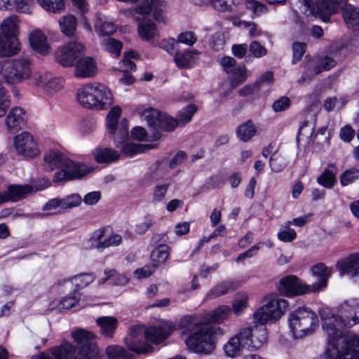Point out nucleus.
<instances>
[{"mask_svg":"<svg viewBox=\"0 0 359 359\" xmlns=\"http://www.w3.org/2000/svg\"><path fill=\"white\" fill-rule=\"evenodd\" d=\"M154 147L155 144H152L127 143L123 147L121 152L128 157H133L135 155L144 153Z\"/></svg>","mask_w":359,"mask_h":359,"instance_id":"41","label":"nucleus"},{"mask_svg":"<svg viewBox=\"0 0 359 359\" xmlns=\"http://www.w3.org/2000/svg\"><path fill=\"white\" fill-rule=\"evenodd\" d=\"M229 74L231 75V81L233 88L242 84L247 79L246 69L245 67H236V68H233Z\"/></svg>","mask_w":359,"mask_h":359,"instance_id":"50","label":"nucleus"},{"mask_svg":"<svg viewBox=\"0 0 359 359\" xmlns=\"http://www.w3.org/2000/svg\"><path fill=\"white\" fill-rule=\"evenodd\" d=\"M95 277L93 273H82L72 277L69 280L77 290L82 289L88 286L94 281Z\"/></svg>","mask_w":359,"mask_h":359,"instance_id":"49","label":"nucleus"},{"mask_svg":"<svg viewBox=\"0 0 359 359\" xmlns=\"http://www.w3.org/2000/svg\"><path fill=\"white\" fill-rule=\"evenodd\" d=\"M287 324L292 337L302 339L316 332L319 326V320L313 310L301 306L288 315Z\"/></svg>","mask_w":359,"mask_h":359,"instance_id":"7","label":"nucleus"},{"mask_svg":"<svg viewBox=\"0 0 359 359\" xmlns=\"http://www.w3.org/2000/svg\"><path fill=\"white\" fill-rule=\"evenodd\" d=\"M96 323L100 328V332L106 337H112L118 326V320L112 316H102L96 320Z\"/></svg>","mask_w":359,"mask_h":359,"instance_id":"34","label":"nucleus"},{"mask_svg":"<svg viewBox=\"0 0 359 359\" xmlns=\"http://www.w3.org/2000/svg\"><path fill=\"white\" fill-rule=\"evenodd\" d=\"M104 48L114 57H118L123 48L122 43L114 39H107L102 42Z\"/></svg>","mask_w":359,"mask_h":359,"instance_id":"56","label":"nucleus"},{"mask_svg":"<svg viewBox=\"0 0 359 359\" xmlns=\"http://www.w3.org/2000/svg\"><path fill=\"white\" fill-rule=\"evenodd\" d=\"M137 25V34L139 37L144 41L149 42L152 46H156L160 38L159 31L156 23L150 19L140 20Z\"/></svg>","mask_w":359,"mask_h":359,"instance_id":"25","label":"nucleus"},{"mask_svg":"<svg viewBox=\"0 0 359 359\" xmlns=\"http://www.w3.org/2000/svg\"><path fill=\"white\" fill-rule=\"evenodd\" d=\"M157 46H159V47L174 57L177 52L175 50L177 46V41L173 38H168L162 40L160 43H158Z\"/></svg>","mask_w":359,"mask_h":359,"instance_id":"62","label":"nucleus"},{"mask_svg":"<svg viewBox=\"0 0 359 359\" xmlns=\"http://www.w3.org/2000/svg\"><path fill=\"white\" fill-rule=\"evenodd\" d=\"M267 340L266 328L262 326H243L223 346L225 355L229 358L239 356L243 348L257 350Z\"/></svg>","mask_w":359,"mask_h":359,"instance_id":"5","label":"nucleus"},{"mask_svg":"<svg viewBox=\"0 0 359 359\" xmlns=\"http://www.w3.org/2000/svg\"><path fill=\"white\" fill-rule=\"evenodd\" d=\"M178 328L181 329L179 323L176 325L170 320L148 327L142 325H133L125 338V344L128 350L137 354L149 353L154 348L148 342L154 345L161 344Z\"/></svg>","mask_w":359,"mask_h":359,"instance_id":"2","label":"nucleus"},{"mask_svg":"<svg viewBox=\"0 0 359 359\" xmlns=\"http://www.w3.org/2000/svg\"><path fill=\"white\" fill-rule=\"evenodd\" d=\"M123 243L122 236L113 232L108 226H103L93 231L86 241V249L102 250L111 247H118Z\"/></svg>","mask_w":359,"mask_h":359,"instance_id":"14","label":"nucleus"},{"mask_svg":"<svg viewBox=\"0 0 359 359\" xmlns=\"http://www.w3.org/2000/svg\"><path fill=\"white\" fill-rule=\"evenodd\" d=\"M238 137L243 142L250 140L256 133V128L250 121L241 124L236 131Z\"/></svg>","mask_w":359,"mask_h":359,"instance_id":"45","label":"nucleus"},{"mask_svg":"<svg viewBox=\"0 0 359 359\" xmlns=\"http://www.w3.org/2000/svg\"><path fill=\"white\" fill-rule=\"evenodd\" d=\"M329 351L335 359H359V337L340 332L334 337L326 334Z\"/></svg>","mask_w":359,"mask_h":359,"instance_id":"11","label":"nucleus"},{"mask_svg":"<svg viewBox=\"0 0 359 359\" xmlns=\"http://www.w3.org/2000/svg\"><path fill=\"white\" fill-rule=\"evenodd\" d=\"M231 313L237 316L245 313L248 307V295L246 293L238 294L231 304Z\"/></svg>","mask_w":359,"mask_h":359,"instance_id":"43","label":"nucleus"},{"mask_svg":"<svg viewBox=\"0 0 359 359\" xmlns=\"http://www.w3.org/2000/svg\"><path fill=\"white\" fill-rule=\"evenodd\" d=\"M127 355V351L122 346L111 345L105 349V356H101L98 352L99 359H122Z\"/></svg>","mask_w":359,"mask_h":359,"instance_id":"44","label":"nucleus"},{"mask_svg":"<svg viewBox=\"0 0 359 359\" xmlns=\"http://www.w3.org/2000/svg\"><path fill=\"white\" fill-rule=\"evenodd\" d=\"M95 32L100 36L111 35L116 31V26L111 21L97 18L95 22Z\"/></svg>","mask_w":359,"mask_h":359,"instance_id":"42","label":"nucleus"},{"mask_svg":"<svg viewBox=\"0 0 359 359\" xmlns=\"http://www.w3.org/2000/svg\"><path fill=\"white\" fill-rule=\"evenodd\" d=\"M66 157L55 149H50L46 151L43 155V168L46 171L51 172L56 168L62 169L64 160Z\"/></svg>","mask_w":359,"mask_h":359,"instance_id":"32","label":"nucleus"},{"mask_svg":"<svg viewBox=\"0 0 359 359\" xmlns=\"http://www.w3.org/2000/svg\"><path fill=\"white\" fill-rule=\"evenodd\" d=\"M278 292L287 297L309 294L312 292L310 285H307L294 275L282 278L277 285Z\"/></svg>","mask_w":359,"mask_h":359,"instance_id":"20","label":"nucleus"},{"mask_svg":"<svg viewBox=\"0 0 359 359\" xmlns=\"http://www.w3.org/2000/svg\"><path fill=\"white\" fill-rule=\"evenodd\" d=\"M60 201L62 203V208L65 210L79 205L82 201V198L79 194H74L68 195L63 198H60Z\"/></svg>","mask_w":359,"mask_h":359,"instance_id":"58","label":"nucleus"},{"mask_svg":"<svg viewBox=\"0 0 359 359\" xmlns=\"http://www.w3.org/2000/svg\"><path fill=\"white\" fill-rule=\"evenodd\" d=\"M29 43L31 48L41 55H48L52 51L46 35L41 29H36L30 32Z\"/></svg>","mask_w":359,"mask_h":359,"instance_id":"26","label":"nucleus"},{"mask_svg":"<svg viewBox=\"0 0 359 359\" xmlns=\"http://www.w3.org/2000/svg\"><path fill=\"white\" fill-rule=\"evenodd\" d=\"M197 111V107L194 104H189L179 111L177 119H174L177 122V126L185 124L189 122L194 114Z\"/></svg>","mask_w":359,"mask_h":359,"instance_id":"51","label":"nucleus"},{"mask_svg":"<svg viewBox=\"0 0 359 359\" xmlns=\"http://www.w3.org/2000/svg\"><path fill=\"white\" fill-rule=\"evenodd\" d=\"M358 170L356 168L346 170L340 175V184L342 187L348 186L354 182L358 178Z\"/></svg>","mask_w":359,"mask_h":359,"instance_id":"57","label":"nucleus"},{"mask_svg":"<svg viewBox=\"0 0 359 359\" xmlns=\"http://www.w3.org/2000/svg\"><path fill=\"white\" fill-rule=\"evenodd\" d=\"M10 106L9 95L0 83V117L4 116Z\"/></svg>","mask_w":359,"mask_h":359,"instance_id":"59","label":"nucleus"},{"mask_svg":"<svg viewBox=\"0 0 359 359\" xmlns=\"http://www.w3.org/2000/svg\"><path fill=\"white\" fill-rule=\"evenodd\" d=\"M307 15L318 16L323 22L330 21V17L343 10V18L348 27L359 29V8L347 4L346 0H301Z\"/></svg>","mask_w":359,"mask_h":359,"instance_id":"4","label":"nucleus"},{"mask_svg":"<svg viewBox=\"0 0 359 359\" xmlns=\"http://www.w3.org/2000/svg\"><path fill=\"white\" fill-rule=\"evenodd\" d=\"M341 276L348 275L350 280L359 285V252L353 253L337 264Z\"/></svg>","mask_w":359,"mask_h":359,"instance_id":"24","label":"nucleus"},{"mask_svg":"<svg viewBox=\"0 0 359 359\" xmlns=\"http://www.w3.org/2000/svg\"><path fill=\"white\" fill-rule=\"evenodd\" d=\"M139 55L135 51H129L125 53L123 60L118 63L117 69L121 72H128L135 69V63L132 59H137Z\"/></svg>","mask_w":359,"mask_h":359,"instance_id":"48","label":"nucleus"},{"mask_svg":"<svg viewBox=\"0 0 359 359\" xmlns=\"http://www.w3.org/2000/svg\"><path fill=\"white\" fill-rule=\"evenodd\" d=\"M199 53L194 50H185L182 52H176L174 56V62L180 69H191L198 60Z\"/></svg>","mask_w":359,"mask_h":359,"instance_id":"31","label":"nucleus"},{"mask_svg":"<svg viewBox=\"0 0 359 359\" xmlns=\"http://www.w3.org/2000/svg\"><path fill=\"white\" fill-rule=\"evenodd\" d=\"M154 219L151 216H146L142 221L136 224L135 231L136 233L142 235L153 225Z\"/></svg>","mask_w":359,"mask_h":359,"instance_id":"61","label":"nucleus"},{"mask_svg":"<svg viewBox=\"0 0 359 359\" xmlns=\"http://www.w3.org/2000/svg\"><path fill=\"white\" fill-rule=\"evenodd\" d=\"M75 352V346L68 341H64L60 346L50 349V353L54 359H73ZM76 359H79V356Z\"/></svg>","mask_w":359,"mask_h":359,"instance_id":"35","label":"nucleus"},{"mask_svg":"<svg viewBox=\"0 0 359 359\" xmlns=\"http://www.w3.org/2000/svg\"><path fill=\"white\" fill-rule=\"evenodd\" d=\"M29 187L32 188L30 193H34L36 191H42L47 187H50L51 182L50 180L46 178L38 179L33 181L31 184H28Z\"/></svg>","mask_w":359,"mask_h":359,"instance_id":"63","label":"nucleus"},{"mask_svg":"<svg viewBox=\"0 0 359 359\" xmlns=\"http://www.w3.org/2000/svg\"><path fill=\"white\" fill-rule=\"evenodd\" d=\"M169 186L170 184L168 183H161L154 187L152 194V202L154 203H158L165 201Z\"/></svg>","mask_w":359,"mask_h":359,"instance_id":"53","label":"nucleus"},{"mask_svg":"<svg viewBox=\"0 0 359 359\" xmlns=\"http://www.w3.org/2000/svg\"><path fill=\"white\" fill-rule=\"evenodd\" d=\"M92 154L98 163H111L120 157L117 151L108 147H97L93 150Z\"/></svg>","mask_w":359,"mask_h":359,"instance_id":"33","label":"nucleus"},{"mask_svg":"<svg viewBox=\"0 0 359 359\" xmlns=\"http://www.w3.org/2000/svg\"><path fill=\"white\" fill-rule=\"evenodd\" d=\"M318 183L327 189H331L336 182L335 174L330 170L326 169L317 179Z\"/></svg>","mask_w":359,"mask_h":359,"instance_id":"54","label":"nucleus"},{"mask_svg":"<svg viewBox=\"0 0 359 359\" xmlns=\"http://www.w3.org/2000/svg\"><path fill=\"white\" fill-rule=\"evenodd\" d=\"M58 25L61 32L67 36H73L77 27V20L75 16L67 14L60 17Z\"/></svg>","mask_w":359,"mask_h":359,"instance_id":"36","label":"nucleus"},{"mask_svg":"<svg viewBox=\"0 0 359 359\" xmlns=\"http://www.w3.org/2000/svg\"><path fill=\"white\" fill-rule=\"evenodd\" d=\"M20 20L18 16L11 15L1 22L0 29V57H11L20 50Z\"/></svg>","mask_w":359,"mask_h":359,"instance_id":"8","label":"nucleus"},{"mask_svg":"<svg viewBox=\"0 0 359 359\" xmlns=\"http://www.w3.org/2000/svg\"><path fill=\"white\" fill-rule=\"evenodd\" d=\"M71 335L81 347L77 355L79 359H99L98 347L93 341L97 337L95 333L80 328L74 330Z\"/></svg>","mask_w":359,"mask_h":359,"instance_id":"15","label":"nucleus"},{"mask_svg":"<svg viewBox=\"0 0 359 359\" xmlns=\"http://www.w3.org/2000/svg\"><path fill=\"white\" fill-rule=\"evenodd\" d=\"M86 53L85 46L78 41L65 43L55 52V61L65 67H74Z\"/></svg>","mask_w":359,"mask_h":359,"instance_id":"16","label":"nucleus"},{"mask_svg":"<svg viewBox=\"0 0 359 359\" xmlns=\"http://www.w3.org/2000/svg\"><path fill=\"white\" fill-rule=\"evenodd\" d=\"M65 81L61 76H53L48 72H38L32 77L29 85L40 88L47 96H53L65 87Z\"/></svg>","mask_w":359,"mask_h":359,"instance_id":"17","label":"nucleus"},{"mask_svg":"<svg viewBox=\"0 0 359 359\" xmlns=\"http://www.w3.org/2000/svg\"><path fill=\"white\" fill-rule=\"evenodd\" d=\"M35 0H11V8L4 9L5 11H11L15 9L16 11L30 14L34 6Z\"/></svg>","mask_w":359,"mask_h":359,"instance_id":"46","label":"nucleus"},{"mask_svg":"<svg viewBox=\"0 0 359 359\" xmlns=\"http://www.w3.org/2000/svg\"><path fill=\"white\" fill-rule=\"evenodd\" d=\"M238 285L231 280L222 282L212 287L206 294V299H212L235 290Z\"/></svg>","mask_w":359,"mask_h":359,"instance_id":"37","label":"nucleus"},{"mask_svg":"<svg viewBox=\"0 0 359 359\" xmlns=\"http://www.w3.org/2000/svg\"><path fill=\"white\" fill-rule=\"evenodd\" d=\"M92 168L83 164L75 163L66 158L64 160L62 169L55 173L53 181L62 182L81 178L91 172Z\"/></svg>","mask_w":359,"mask_h":359,"instance_id":"21","label":"nucleus"},{"mask_svg":"<svg viewBox=\"0 0 359 359\" xmlns=\"http://www.w3.org/2000/svg\"><path fill=\"white\" fill-rule=\"evenodd\" d=\"M74 74L77 78H92L97 72V66L91 57L81 56L74 65Z\"/></svg>","mask_w":359,"mask_h":359,"instance_id":"28","label":"nucleus"},{"mask_svg":"<svg viewBox=\"0 0 359 359\" xmlns=\"http://www.w3.org/2000/svg\"><path fill=\"white\" fill-rule=\"evenodd\" d=\"M286 158L278 152H273L269 161L271 170L276 172L282 171L287 165Z\"/></svg>","mask_w":359,"mask_h":359,"instance_id":"55","label":"nucleus"},{"mask_svg":"<svg viewBox=\"0 0 359 359\" xmlns=\"http://www.w3.org/2000/svg\"><path fill=\"white\" fill-rule=\"evenodd\" d=\"M312 274L319 278L318 282L310 285L313 292H317L323 290L327 287V281L331 275V269L327 267L324 264L320 263L316 264L311 269Z\"/></svg>","mask_w":359,"mask_h":359,"instance_id":"30","label":"nucleus"},{"mask_svg":"<svg viewBox=\"0 0 359 359\" xmlns=\"http://www.w3.org/2000/svg\"><path fill=\"white\" fill-rule=\"evenodd\" d=\"M177 41L188 46H192L197 41V36L193 32L186 31L177 36Z\"/></svg>","mask_w":359,"mask_h":359,"instance_id":"60","label":"nucleus"},{"mask_svg":"<svg viewBox=\"0 0 359 359\" xmlns=\"http://www.w3.org/2000/svg\"><path fill=\"white\" fill-rule=\"evenodd\" d=\"M31 76V62L27 57L0 61V82L16 85L30 79Z\"/></svg>","mask_w":359,"mask_h":359,"instance_id":"9","label":"nucleus"},{"mask_svg":"<svg viewBox=\"0 0 359 359\" xmlns=\"http://www.w3.org/2000/svg\"><path fill=\"white\" fill-rule=\"evenodd\" d=\"M290 104V99L287 96H282L273 102L272 107L276 112H280L288 109Z\"/></svg>","mask_w":359,"mask_h":359,"instance_id":"64","label":"nucleus"},{"mask_svg":"<svg viewBox=\"0 0 359 359\" xmlns=\"http://www.w3.org/2000/svg\"><path fill=\"white\" fill-rule=\"evenodd\" d=\"M27 120V114L22 108L13 107L5 119L6 130L11 133H14L25 126Z\"/></svg>","mask_w":359,"mask_h":359,"instance_id":"27","label":"nucleus"},{"mask_svg":"<svg viewBox=\"0 0 359 359\" xmlns=\"http://www.w3.org/2000/svg\"><path fill=\"white\" fill-rule=\"evenodd\" d=\"M277 236L280 241L289 243L296 238L297 233L294 229H291L290 225L286 222L280 227Z\"/></svg>","mask_w":359,"mask_h":359,"instance_id":"52","label":"nucleus"},{"mask_svg":"<svg viewBox=\"0 0 359 359\" xmlns=\"http://www.w3.org/2000/svg\"><path fill=\"white\" fill-rule=\"evenodd\" d=\"M44 10L52 13H61L65 8L63 0H36Z\"/></svg>","mask_w":359,"mask_h":359,"instance_id":"47","label":"nucleus"},{"mask_svg":"<svg viewBox=\"0 0 359 359\" xmlns=\"http://www.w3.org/2000/svg\"><path fill=\"white\" fill-rule=\"evenodd\" d=\"M336 65L334 60L330 57L316 58L310 60L305 67L302 77L297 80L300 84L310 81L316 75L324 71H328Z\"/></svg>","mask_w":359,"mask_h":359,"instance_id":"22","label":"nucleus"},{"mask_svg":"<svg viewBox=\"0 0 359 359\" xmlns=\"http://www.w3.org/2000/svg\"><path fill=\"white\" fill-rule=\"evenodd\" d=\"M13 147L17 155L25 158H34L41 154L37 139L33 134L22 131L13 137Z\"/></svg>","mask_w":359,"mask_h":359,"instance_id":"18","label":"nucleus"},{"mask_svg":"<svg viewBox=\"0 0 359 359\" xmlns=\"http://www.w3.org/2000/svg\"><path fill=\"white\" fill-rule=\"evenodd\" d=\"M168 8V3L165 0H142L139 6L134 8L123 9L121 12L126 17L134 20H140V15L146 17L151 12L156 21L165 24L166 17L164 13Z\"/></svg>","mask_w":359,"mask_h":359,"instance_id":"12","label":"nucleus"},{"mask_svg":"<svg viewBox=\"0 0 359 359\" xmlns=\"http://www.w3.org/2000/svg\"><path fill=\"white\" fill-rule=\"evenodd\" d=\"M265 303L253 314L255 323H260L262 327L267 323H274L279 320L289 307L287 300L280 298L278 294L271 293L264 297Z\"/></svg>","mask_w":359,"mask_h":359,"instance_id":"10","label":"nucleus"},{"mask_svg":"<svg viewBox=\"0 0 359 359\" xmlns=\"http://www.w3.org/2000/svg\"><path fill=\"white\" fill-rule=\"evenodd\" d=\"M244 6L255 15H259L266 10L263 4L255 0H214L212 8L219 12L236 13L240 12Z\"/></svg>","mask_w":359,"mask_h":359,"instance_id":"19","label":"nucleus"},{"mask_svg":"<svg viewBox=\"0 0 359 359\" xmlns=\"http://www.w3.org/2000/svg\"><path fill=\"white\" fill-rule=\"evenodd\" d=\"M169 257V248L166 245H161L155 248L151 254V259L154 268L163 265Z\"/></svg>","mask_w":359,"mask_h":359,"instance_id":"39","label":"nucleus"},{"mask_svg":"<svg viewBox=\"0 0 359 359\" xmlns=\"http://www.w3.org/2000/svg\"><path fill=\"white\" fill-rule=\"evenodd\" d=\"M31 190L32 188L29 187L28 184L9 185L6 191L3 193V197H0V203L6 201H18L30 194Z\"/></svg>","mask_w":359,"mask_h":359,"instance_id":"29","label":"nucleus"},{"mask_svg":"<svg viewBox=\"0 0 359 359\" xmlns=\"http://www.w3.org/2000/svg\"><path fill=\"white\" fill-rule=\"evenodd\" d=\"M76 100L84 108L104 110L112 105L114 97L107 86L100 83H95L78 88Z\"/></svg>","mask_w":359,"mask_h":359,"instance_id":"6","label":"nucleus"},{"mask_svg":"<svg viewBox=\"0 0 359 359\" xmlns=\"http://www.w3.org/2000/svg\"><path fill=\"white\" fill-rule=\"evenodd\" d=\"M76 304H79V300L76 294L67 296L60 300L54 301L50 304L51 310L62 311L63 310L69 309L75 306Z\"/></svg>","mask_w":359,"mask_h":359,"instance_id":"40","label":"nucleus"},{"mask_svg":"<svg viewBox=\"0 0 359 359\" xmlns=\"http://www.w3.org/2000/svg\"><path fill=\"white\" fill-rule=\"evenodd\" d=\"M121 114V107L115 106L109 111L106 118L107 127L109 133L114 135L115 140L119 137L123 139L128 135L126 121L118 122Z\"/></svg>","mask_w":359,"mask_h":359,"instance_id":"23","label":"nucleus"},{"mask_svg":"<svg viewBox=\"0 0 359 359\" xmlns=\"http://www.w3.org/2000/svg\"><path fill=\"white\" fill-rule=\"evenodd\" d=\"M140 114L142 119L147 123L149 128L153 132L154 140H158L161 137V133L162 131H172L177 127V122L172 117L161 114L155 109H144Z\"/></svg>","mask_w":359,"mask_h":359,"instance_id":"13","label":"nucleus"},{"mask_svg":"<svg viewBox=\"0 0 359 359\" xmlns=\"http://www.w3.org/2000/svg\"><path fill=\"white\" fill-rule=\"evenodd\" d=\"M62 203L60 198L50 199L42 208L44 212H36L32 215L34 218H42L48 215H53L60 212Z\"/></svg>","mask_w":359,"mask_h":359,"instance_id":"38","label":"nucleus"},{"mask_svg":"<svg viewBox=\"0 0 359 359\" xmlns=\"http://www.w3.org/2000/svg\"><path fill=\"white\" fill-rule=\"evenodd\" d=\"M231 315V309L221 305L201 316H185L179 321L184 332H190L185 339L188 348L196 353L210 354L215 348V334L217 328L210 323H222Z\"/></svg>","mask_w":359,"mask_h":359,"instance_id":"1","label":"nucleus"},{"mask_svg":"<svg viewBox=\"0 0 359 359\" xmlns=\"http://www.w3.org/2000/svg\"><path fill=\"white\" fill-rule=\"evenodd\" d=\"M338 314L327 306L318 310L325 334L338 336L344 327L359 325V297H351L341 302L337 308Z\"/></svg>","mask_w":359,"mask_h":359,"instance_id":"3","label":"nucleus"}]
</instances>
